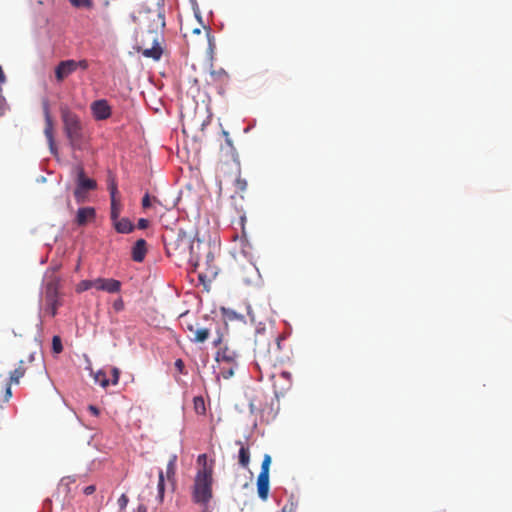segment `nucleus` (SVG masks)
<instances>
[{
  "label": "nucleus",
  "instance_id": "864d4df0",
  "mask_svg": "<svg viewBox=\"0 0 512 512\" xmlns=\"http://www.w3.org/2000/svg\"><path fill=\"white\" fill-rule=\"evenodd\" d=\"M221 342V339L219 338L217 341H215V345H218V343Z\"/></svg>",
  "mask_w": 512,
  "mask_h": 512
},
{
  "label": "nucleus",
  "instance_id": "7c9ffc66",
  "mask_svg": "<svg viewBox=\"0 0 512 512\" xmlns=\"http://www.w3.org/2000/svg\"><path fill=\"white\" fill-rule=\"evenodd\" d=\"M270 464H271V456L269 454H265L263 457V461L261 464V471L259 474L269 475Z\"/></svg>",
  "mask_w": 512,
  "mask_h": 512
},
{
  "label": "nucleus",
  "instance_id": "de8ad7c7",
  "mask_svg": "<svg viewBox=\"0 0 512 512\" xmlns=\"http://www.w3.org/2000/svg\"><path fill=\"white\" fill-rule=\"evenodd\" d=\"M88 410L91 412L92 415L98 416L99 415V409L96 406L90 405L88 407Z\"/></svg>",
  "mask_w": 512,
  "mask_h": 512
},
{
  "label": "nucleus",
  "instance_id": "f03ea898",
  "mask_svg": "<svg viewBox=\"0 0 512 512\" xmlns=\"http://www.w3.org/2000/svg\"><path fill=\"white\" fill-rule=\"evenodd\" d=\"M281 337L271 330L258 329L254 337V357L257 366H273L274 357L280 349Z\"/></svg>",
  "mask_w": 512,
  "mask_h": 512
},
{
  "label": "nucleus",
  "instance_id": "4c0bfd02",
  "mask_svg": "<svg viewBox=\"0 0 512 512\" xmlns=\"http://www.w3.org/2000/svg\"><path fill=\"white\" fill-rule=\"evenodd\" d=\"M221 375L224 379H229L234 375V367H229L227 369L223 368L221 371Z\"/></svg>",
  "mask_w": 512,
  "mask_h": 512
},
{
  "label": "nucleus",
  "instance_id": "7ed1b4c3",
  "mask_svg": "<svg viewBox=\"0 0 512 512\" xmlns=\"http://www.w3.org/2000/svg\"><path fill=\"white\" fill-rule=\"evenodd\" d=\"M61 118L71 147L74 150H80L84 142V129L79 116L68 108H64L61 110Z\"/></svg>",
  "mask_w": 512,
  "mask_h": 512
},
{
  "label": "nucleus",
  "instance_id": "f3484780",
  "mask_svg": "<svg viewBox=\"0 0 512 512\" xmlns=\"http://www.w3.org/2000/svg\"><path fill=\"white\" fill-rule=\"evenodd\" d=\"M147 253V243L144 239H139L132 247L131 257L135 262H142Z\"/></svg>",
  "mask_w": 512,
  "mask_h": 512
},
{
  "label": "nucleus",
  "instance_id": "49530a36",
  "mask_svg": "<svg viewBox=\"0 0 512 512\" xmlns=\"http://www.w3.org/2000/svg\"><path fill=\"white\" fill-rule=\"evenodd\" d=\"M95 490H96V487L94 485H89L84 488L83 492L86 495H91L95 492Z\"/></svg>",
  "mask_w": 512,
  "mask_h": 512
},
{
  "label": "nucleus",
  "instance_id": "a19ab883",
  "mask_svg": "<svg viewBox=\"0 0 512 512\" xmlns=\"http://www.w3.org/2000/svg\"><path fill=\"white\" fill-rule=\"evenodd\" d=\"M150 206H151L150 196H149V194H148V193H146V194L144 195V197L142 198V207H143L144 209H147V208H149Z\"/></svg>",
  "mask_w": 512,
  "mask_h": 512
},
{
  "label": "nucleus",
  "instance_id": "c9c22d12",
  "mask_svg": "<svg viewBox=\"0 0 512 512\" xmlns=\"http://www.w3.org/2000/svg\"><path fill=\"white\" fill-rule=\"evenodd\" d=\"M74 64H75V71L77 69L87 70L89 67V62L86 59H82L79 61L74 60Z\"/></svg>",
  "mask_w": 512,
  "mask_h": 512
},
{
  "label": "nucleus",
  "instance_id": "6e6552de",
  "mask_svg": "<svg viewBox=\"0 0 512 512\" xmlns=\"http://www.w3.org/2000/svg\"><path fill=\"white\" fill-rule=\"evenodd\" d=\"M91 111L96 120H105L111 116V107L107 100H96L91 104Z\"/></svg>",
  "mask_w": 512,
  "mask_h": 512
},
{
  "label": "nucleus",
  "instance_id": "ddd939ff",
  "mask_svg": "<svg viewBox=\"0 0 512 512\" xmlns=\"http://www.w3.org/2000/svg\"><path fill=\"white\" fill-rule=\"evenodd\" d=\"M186 329L193 334L191 341L196 342V343L205 342L210 335V329L201 326L197 322L194 324H192V323L187 324Z\"/></svg>",
  "mask_w": 512,
  "mask_h": 512
},
{
  "label": "nucleus",
  "instance_id": "c03bdc74",
  "mask_svg": "<svg viewBox=\"0 0 512 512\" xmlns=\"http://www.w3.org/2000/svg\"><path fill=\"white\" fill-rule=\"evenodd\" d=\"M197 504L201 506V512H212L210 502L197 503Z\"/></svg>",
  "mask_w": 512,
  "mask_h": 512
},
{
  "label": "nucleus",
  "instance_id": "8fccbe9b",
  "mask_svg": "<svg viewBox=\"0 0 512 512\" xmlns=\"http://www.w3.org/2000/svg\"><path fill=\"white\" fill-rule=\"evenodd\" d=\"M280 376L289 380L291 378V373L287 372V371H283V372H281Z\"/></svg>",
  "mask_w": 512,
  "mask_h": 512
},
{
  "label": "nucleus",
  "instance_id": "20e7f679",
  "mask_svg": "<svg viewBox=\"0 0 512 512\" xmlns=\"http://www.w3.org/2000/svg\"><path fill=\"white\" fill-rule=\"evenodd\" d=\"M191 498L193 503L211 501L213 498V475H210V470H197L192 486Z\"/></svg>",
  "mask_w": 512,
  "mask_h": 512
},
{
  "label": "nucleus",
  "instance_id": "72a5a7b5",
  "mask_svg": "<svg viewBox=\"0 0 512 512\" xmlns=\"http://www.w3.org/2000/svg\"><path fill=\"white\" fill-rule=\"evenodd\" d=\"M298 503L291 497L287 503L282 507V512H296Z\"/></svg>",
  "mask_w": 512,
  "mask_h": 512
},
{
  "label": "nucleus",
  "instance_id": "39448f33",
  "mask_svg": "<svg viewBox=\"0 0 512 512\" xmlns=\"http://www.w3.org/2000/svg\"><path fill=\"white\" fill-rule=\"evenodd\" d=\"M75 171L77 175V185L74 190V197L77 203H83L87 199V193L97 188V183L95 180L85 176L84 168L81 165H77Z\"/></svg>",
  "mask_w": 512,
  "mask_h": 512
},
{
  "label": "nucleus",
  "instance_id": "473e14b6",
  "mask_svg": "<svg viewBox=\"0 0 512 512\" xmlns=\"http://www.w3.org/2000/svg\"><path fill=\"white\" fill-rule=\"evenodd\" d=\"M194 408L198 414H204L206 411L205 408V402L202 397H195L194 398Z\"/></svg>",
  "mask_w": 512,
  "mask_h": 512
},
{
  "label": "nucleus",
  "instance_id": "a878e982",
  "mask_svg": "<svg viewBox=\"0 0 512 512\" xmlns=\"http://www.w3.org/2000/svg\"><path fill=\"white\" fill-rule=\"evenodd\" d=\"M94 380L103 388H106L109 385V380L107 378V374L103 370H99L94 375Z\"/></svg>",
  "mask_w": 512,
  "mask_h": 512
},
{
  "label": "nucleus",
  "instance_id": "f704fd0d",
  "mask_svg": "<svg viewBox=\"0 0 512 512\" xmlns=\"http://www.w3.org/2000/svg\"><path fill=\"white\" fill-rule=\"evenodd\" d=\"M128 502H129V499L125 494H122L119 497L117 503H118L120 511H124L126 509Z\"/></svg>",
  "mask_w": 512,
  "mask_h": 512
},
{
  "label": "nucleus",
  "instance_id": "e433bc0d",
  "mask_svg": "<svg viewBox=\"0 0 512 512\" xmlns=\"http://www.w3.org/2000/svg\"><path fill=\"white\" fill-rule=\"evenodd\" d=\"M235 186L239 191H245L247 188V182L245 179L237 178L235 181Z\"/></svg>",
  "mask_w": 512,
  "mask_h": 512
},
{
  "label": "nucleus",
  "instance_id": "f257e3e1",
  "mask_svg": "<svg viewBox=\"0 0 512 512\" xmlns=\"http://www.w3.org/2000/svg\"><path fill=\"white\" fill-rule=\"evenodd\" d=\"M163 242L168 255L189 256V262L199 267V255L195 252V243L191 235L182 229L170 230L163 235Z\"/></svg>",
  "mask_w": 512,
  "mask_h": 512
},
{
  "label": "nucleus",
  "instance_id": "a211bd4d",
  "mask_svg": "<svg viewBox=\"0 0 512 512\" xmlns=\"http://www.w3.org/2000/svg\"><path fill=\"white\" fill-rule=\"evenodd\" d=\"M258 496L263 500H267L269 494V475L259 474L257 478Z\"/></svg>",
  "mask_w": 512,
  "mask_h": 512
},
{
  "label": "nucleus",
  "instance_id": "4468645a",
  "mask_svg": "<svg viewBox=\"0 0 512 512\" xmlns=\"http://www.w3.org/2000/svg\"><path fill=\"white\" fill-rule=\"evenodd\" d=\"M73 72H75V64L73 59L60 61L55 68L56 80L58 82H62Z\"/></svg>",
  "mask_w": 512,
  "mask_h": 512
},
{
  "label": "nucleus",
  "instance_id": "b1692460",
  "mask_svg": "<svg viewBox=\"0 0 512 512\" xmlns=\"http://www.w3.org/2000/svg\"><path fill=\"white\" fill-rule=\"evenodd\" d=\"M165 496V476L163 470H159L158 473V483H157V496L156 501L158 504H162L164 502Z\"/></svg>",
  "mask_w": 512,
  "mask_h": 512
},
{
  "label": "nucleus",
  "instance_id": "2eb2a0df",
  "mask_svg": "<svg viewBox=\"0 0 512 512\" xmlns=\"http://www.w3.org/2000/svg\"><path fill=\"white\" fill-rule=\"evenodd\" d=\"M95 218L96 211L93 207H82L77 211L75 222L79 226H85L87 223L94 221Z\"/></svg>",
  "mask_w": 512,
  "mask_h": 512
},
{
  "label": "nucleus",
  "instance_id": "79ce46f5",
  "mask_svg": "<svg viewBox=\"0 0 512 512\" xmlns=\"http://www.w3.org/2000/svg\"><path fill=\"white\" fill-rule=\"evenodd\" d=\"M149 224H150L149 220H147L145 218H141L138 220L137 227L139 229H146V228H148Z\"/></svg>",
  "mask_w": 512,
  "mask_h": 512
},
{
  "label": "nucleus",
  "instance_id": "a18cd8bd",
  "mask_svg": "<svg viewBox=\"0 0 512 512\" xmlns=\"http://www.w3.org/2000/svg\"><path fill=\"white\" fill-rule=\"evenodd\" d=\"M175 367L177 368V370L180 372V373H183L184 372V362L181 360V359H177L175 361Z\"/></svg>",
  "mask_w": 512,
  "mask_h": 512
},
{
  "label": "nucleus",
  "instance_id": "aec40b11",
  "mask_svg": "<svg viewBox=\"0 0 512 512\" xmlns=\"http://www.w3.org/2000/svg\"><path fill=\"white\" fill-rule=\"evenodd\" d=\"M196 18L199 21V26L198 27H192V26L189 25V23L181 25L180 30H181V32H182V34H183V36L185 38H187V37H189L191 35H199V34H201V28H204L207 33L210 32V28L206 27L205 25L202 24V22L200 20V17L197 16Z\"/></svg>",
  "mask_w": 512,
  "mask_h": 512
},
{
  "label": "nucleus",
  "instance_id": "0eeeda50",
  "mask_svg": "<svg viewBox=\"0 0 512 512\" xmlns=\"http://www.w3.org/2000/svg\"><path fill=\"white\" fill-rule=\"evenodd\" d=\"M26 370H27V368L25 366V361L20 360L18 362L17 367L13 371L10 372L9 379H8L7 383L5 384L3 402H5V403L9 402V400L12 397L11 386L13 384H15V385L19 384L20 379L22 377H24Z\"/></svg>",
  "mask_w": 512,
  "mask_h": 512
},
{
  "label": "nucleus",
  "instance_id": "dca6fc26",
  "mask_svg": "<svg viewBox=\"0 0 512 512\" xmlns=\"http://www.w3.org/2000/svg\"><path fill=\"white\" fill-rule=\"evenodd\" d=\"M114 229L121 234H129L134 231L135 225L132 223V221L127 218L123 217L120 218V216H117L116 219H111Z\"/></svg>",
  "mask_w": 512,
  "mask_h": 512
},
{
  "label": "nucleus",
  "instance_id": "393cba45",
  "mask_svg": "<svg viewBox=\"0 0 512 512\" xmlns=\"http://www.w3.org/2000/svg\"><path fill=\"white\" fill-rule=\"evenodd\" d=\"M197 464L200 466L198 470H210V475H213V469H214V461L211 460L210 463L208 462V457L206 454H200L197 458Z\"/></svg>",
  "mask_w": 512,
  "mask_h": 512
},
{
  "label": "nucleus",
  "instance_id": "3c124183",
  "mask_svg": "<svg viewBox=\"0 0 512 512\" xmlns=\"http://www.w3.org/2000/svg\"><path fill=\"white\" fill-rule=\"evenodd\" d=\"M137 512H147V508L145 505L141 504L137 508Z\"/></svg>",
  "mask_w": 512,
  "mask_h": 512
},
{
  "label": "nucleus",
  "instance_id": "6ab92c4d",
  "mask_svg": "<svg viewBox=\"0 0 512 512\" xmlns=\"http://www.w3.org/2000/svg\"><path fill=\"white\" fill-rule=\"evenodd\" d=\"M236 445H238L239 448V455H238V463L243 468H248L250 463V450L247 445H245L244 442L241 440H237Z\"/></svg>",
  "mask_w": 512,
  "mask_h": 512
},
{
  "label": "nucleus",
  "instance_id": "423d86ee",
  "mask_svg": "<svg viewBox=\"0 0 512 512\" xmlns=\"http://www.w3.org/2000/svg\"><path fill=\"white\" fill-rule=\"evenodd\" d=\"M207 250L208 251L205 254V261L202 263L201 258L199 257L200 266H194L195 271H198V278L200 282L204 285L212 282L218 274L217 267L214 264V256L209 249Z\"/></svg>",
  "mask_w": 512,
  "mask_h": 512
},
{
  "label": "nucleus",
  "instance_id": "4be33fe9",
  "mask_svg": "<svg viewBox=\"0 0 512 512\" xmlns=\"http://www.w3.org/2000/svg\"><path fill=\"white\" fill-rule=\"evenodd\" d=\"M142 54L145 57L159 60L162 55V48L156 38L153 39V46L151 48H144Z\"/></svg>",
  "mask_w": 512,
  "mask_h": 512
},
{
  "label": "nucleus",
  "instance_id": "9d476101",
  "mask_svg": "<svg viewBox=\"0 0 512 512\" xmlns=\"http://www.w3.org/2000/svg\"><path fill=\"white\" fill-rule=\"evenodd\" d=\"M44 111H45L44 134H45V136L47 138V141H48L51 153L52 154H56L57 153V148H56L55 141H54L53 121H52V118L50 116V112H49V108H48L47 104L45 105Z\"/></svg>",
  "mask_w": 512,
  "mask_h": 512
},
{
  "label": "nucleus",
  "instance_id": "1a4fd4ad",
  "mask_svg": "<svg viewBox=\"0 0 512 512\" xmlns=\"http://www.w3.org/2000/svg\"><path fill=\"white\" fill-rule=\"evenodd\" d=\"M108 189L110 192V199H111L110 218L116 219L117 216H120L121 208H122L120 199L117 197V194H118L117 183L114 180H111L108 185Z\"/></svg>",
  "mask_w": 512,
  "mask_h": 512
},
{
  "label": "nucleus",
  "instance_id": "bb28decb",
  "mask_svg": "<svg viewBox=\"0 0 512 512\" xmlns=\"http://www.w3.org/2000/svg\"><path fill=\"white\" fill-rule=\"evenodd\" d=\"M59 301L58 299H53L52 301L51 300H46V313H48L51 317H54L56 314H57V309H58V306H59Z\"/></svg>",
  "mask_w": 512,
  "mask_h": 512
},
{
  "label": "nucleus",
  "instance_id": "9b49d317",
  "mask_svg": "<svg viewBox=\"0 0 512 512\" xmlns=\"http://www.w3.org/2000/svg\"><path fill=\"white\" fill-rule=\"evenodd\" d=\"M95 289L108 293H117L121 290V282L112 278L95 279Z\"/></svg>",
  "mask_w": 512,
  "mask_h": 512
},
{
  "label": "nucleus",
  "instance_id": "412c9836",
  "mask_svg": "<svg viewBox=\"0 0 512 512\" xmlns=\"http://www.w3.org/2000/svg\"><path fill=\"white\" fill-rule=\"evenodd\" d=\"M176 462H177V455L172 454L169 458V461L167 463L166 472L164 476L167 478L169 482L172 483V485H175V476H176Z\"/></svg>",
  "mask_w": 512,
  "mask_h": 512
},
{
  "label": "nucleus",
  "instance_id": "5701e85b",
  "mask_svg": "<svg viewBox=\"0 0 512 512\" xmlns=\"http://www.w3.org/2000/svg\"><path fill=\"white\" fill-rule=\"evenodd\" d=\"M239 355L229 348H224L222 351H219L216 356L217 361H225L227 363H235L238 359Z\"/></svg>",
  "mask_w": 512,
  "mask_h": 512
},
{
  "label": "nucleus",
  "instance_id": "37998d69",
  "mask_svg": "<svg viewBox=\"0 0 512 512\" xmlns=\"http://www.w3.org/2000/svg\"><path fill=\"white\" fill-rule=\"evenodd\" d=\"M6 111V100L3 96L0 95V117L4 115Z\"/></svg>",
  "mask_w": 512,
  "mask_h": 512
},
{
  "label": "nucleus",
  "instance_id": "2f4dec72",
  "mask_svg": "<svg viewBox=\"0 0 512 512\" xmlns=\"http://www.w3.org/2000/svg\"><path fill=\"white\" fill-rule=\"evenodd\" d=\"M52 350L55 354H59L63 351L62 341L58 335H55L52 338Z\"/></svg>",
  "mask_w": 512,
  "mask_h": 512
},
{
  "label": "nucleus",
  "instance_id": "c756f323",
  "mask_svg": "<svg viewBox=\"0 0 512 512\" xmlns=\"http://www.w3.org/2000/svg\"><path fill=\"white\" fill-rule=\"evenodd\" d=\"M69 2L76 8L91 9L93 7V0H69Z\"/></svg>",
  "mask_w": 512,
  "mask_h": 512
},
{
  "label": "nucleus",
  "instance_id": "f8f14e48",
  "mask_svg": "<svg viewBox=\"0 0 512 512\" xmlns=\"http://www.w3.org/2000/svg\"><path fill=\"white\" fill-rule=\"evenodd\" d=\"M60 285V278L55 275L51 274L50 276L46 277L45 282V300H53L58 299V290Z\"/></svg>",
  "mask_w": 512,
  "mask_h": 512
},
{
  "label": "nucleus",
  "instance_id": "58836bf2",
  "mask_svg": "<svg viewBox=\"0 0 512 512\" xmlns=\"http://www.w3.org/2000/svg\"><path fill=\"white\" fill-rule=\"evenodd\" d=\"M111 372H112V381L111 382L113 385H116L119 382L120 371L118 368L113 367Z\"/></svg>",
  "mask_w": 512,
  "mask_h": 512
},
{
  "label": "nucleus",
  "instance_id": "09e8293b",
  "mask_svg": "<svg viewBox=\"0 0 512 512\" xmlns=\"http://www.w3.org/2000/svg\"><path fill=\"white\" fill-rule=\"evenodd\" d=\"M5 81H6V76H5L4 72H3L2 67L0 66V84L5 83Z\"/></svg>",
  "mask_w": 512,
  "mask_h": 512
},
{
  "label": "nucleus",
  "instance_id": "ea45409f",
  "mask_svg": "<svg viewBox=\"0 0 512 512\" xmlns=\"http://www.w3.org/2000/svg\"><path fill=\"white\" fill-rule=\"evenodd\" d=\"M113 308L117 312L122 311L124 309V302L122 298H118L117 300L114 301Z\"/></svg>",
  "mask_w": 512,
  "mask_h": 512
},
{
  "label": "nucleus",
  "instance_id": "c85d7f7f",
  "mask_svg": "<svg viewBox=\"0 0 512 512\" xmlns=\"http://www.w3.org/2000/svg\"><path fill=\"white\" fill-rule=\"evenodd\" d=\"M91 288H95V279L94 280H82L76 287V291L78 293L87 291Z\"/></svg>",
  "mask_w": 512,
  "mask_h": 512
},
{
  "label": "nucleus",
  "instance_id": "cd10ccee",
  "mask_svg": "<svg viewBox=\"0 0 512 512\" xmlns=\"http://www.w3.org/2000/svg\"><path fill=\"white\" fill-rule=\"evenodd\" d=\"M211 77L214 81H218L220 83H226L229 78L228 74L223 69H219L217 71H212Z\"/></svg>",
  "mask_w": 512,
  "mask_h": 512
},
{
  "label": "nucleus",
  "instance_id": "603ef678",
  "mask_svg": "<svg viewBox=\"0 0 512 512\" xmlns=\"http://www.w3.org/2000/svg\"><path fill=\"white\" fill-rule=\"evenodd\" d=\"M203 245V243L201 241H197L196 243V248L197 249H200V247Z\"/></svg>",
  "mask_w": 512,
  "mask_h": 512
}]
</instances>
